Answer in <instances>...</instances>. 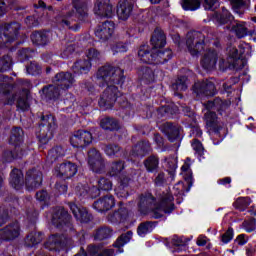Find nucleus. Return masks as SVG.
<instances>
[{
    "label": "nucleus",
    "mask_w": 256,
    "mask_h": 256,
    "mask_svg": "<svg viewBox=\"0 0 256 256\" xmlns=\"http://www.w3.org/2000/svg\"><path fill=\"white\" fill-rule=\"evenodd\" d=\"M218 59L219 55L217 54V51H215V49H208L204 53L200 63L203 69L211 71L217 66Z\"/></svg>",
    "instance_id": "21"
},
{
    "label": "nucleus",
    "mask_w": 256,
    "mask_h": 256,
    "mask_svg": "<svg viewBox=\"0 0 256 256\" xmlns=\"http://www.w3.org/2000/svg\"><path fill=\"white\" fill-rule=\"evenodd\" d=\"M13 65V59L9 55H4L0 58V73L9 71Z\"/></svg>",
    "instance_id": "53"
},
{
    "label": "nucleus",
    "mask_w": 256,
    "mask_h": 256,
    "mask_svg": "<svg viewBox=\"0 0 256 256\" xmlns=\"http://www.w3.org/2000/svg\"><path fill=\"white\" fill-rule=\"evenodd\" d=\"M74 9L76 10V13L78 15V19L80 21H85L88 17L87 13V4L81 3L74 6Z\"/></svg>",
    "instance_id": "56"
},
{
    "label": "nucleus",
    "mask_w": 256,
    "mask_h": 256,
    "mask_svg": "<svg viewBox=\"0 0 256 256\" xmlns=\"http://www.w3.org/2000/svg\"><path fill=\"white\" fill-rule=\"evenodd\" d=\"M53 83L60 89H69V87H73L75 77L71 72H60L54 76Z\"/></svg>",
    "instance_id": "16"
},
{
    "label": "nucleus",
    "mask_w": 256,
    "mask_h": 256,
    "mask_svg": "<svg viewBox=\"0 0 256 256\" xmlns=\"http://www.w3.org/2000/svg\"><path fill=\"white\" fill-rule=\"evenodd\" d=\"M61 157H65V149H63L62 146H56L49 150L47 161L49 163H55V161H58Z\"/></svg>",
    "instance_id": "42"
},
{
    "label": "nucleus",
    "mask_w": 256,
    "mask_h": 256,
    "mask_svg": "<svg viewBox=\"0 0 256 256\" xmlns=\"http://www.w3.org/2000/svg\"><path fill=\"white\" fill-rule=\"evenodd\" d=\"M70 5H63L59 14L56 16V23L61 27L77 30L78 24L75 22V10H69Z\"/></svg>",
    "instance_id": "7"
},
{
    "label": "nucleus",
    "mask_w": 256,
    "mask_h": 256,
    "mask_svg": "<svg viewBox=\"0 0 256 256\" xmlns=\"http://www.w3.org/2000/svg\"><path fill=\"white\" fill-rule=\"evenodd\" d=\"M249 205H251V198L249 197H239L233 203V207H235L238 211H245Z\"/></svg>",
    "instance_id": "52"
},
{
    "label": "nucleus",
    "mask_w": 256,
    "mask_h": 256,
    "mask_svg": "<svg viewBox=\"0 0 256 256\" xmlns=\"http://www.w3.org/2000/svg\"><path fill=\"white\" fill-rule=\"evenodd\" d=\"M17 99V95H9V89H7V84L0 83V105H13Z\"/></svg>",
    "instance_id": "33"
},
{
    "label": "nucleus",
    "mask_w": 256,
    "mask_h": 256,
    "mask_svg": "<svg viewBox=\"0 0 256 256\" xmlns=\"http://www.w3.org/2000/svg\"><path fill=\"white\" fill-rule=\"evenodd\" d=\"M53 129H55V117L51 114H40V137L47 140L51 139Z\"/></svg>",
    "instance_id": "10"
},
{
    "label": "nucleus",
    "mask_w": 256,
    "mask_h": 256,
    "mask_svg": "<svg viewBox=\"0 0 256 256\" xmlns=\"http://www.w3.org/2000/svg\"><path fill=\"white\" fill-rule=\"evenodd\" d=\"M234 17L231 15V12L227 10L225 7H222L221 11L214 12L213 20L218 25H229L233 22Z\"/></svg>",
    "instance_id": "28"
},
{
    "label": "nucleus",
    "mask_w": 256,
    "mask_h": 256,
    "mask_svg": "<svg viewBox=\"0 0 256 256\" xmlns=\"http://www.w3.org/2000/svg\"><path fill=\"white\" fill-rule=\"evenodd\" d=\"M151 151H153L151 143L148 140H141L133 147L132 155L134 157H145V155H149Z\"/></svg>",
    "instance_id": "27"
},
{
    "label": "nucleus",
    "mask_w": 256,
    "mask_h": 256,
    "mask_svg": "<svg viewBox=\"0 0 256 256\" xmlns=\"http://www.w3.org/2000/svg\"><path fill=\"white\" fill-rule=\"evenodd\" d=\"M98 189L100 191H111L113 189V182L109 178L102 177L98 180Z\"/></svg>",
    "instance_id": "59"
},
{
    "label": "nucleus",
    "mask_w": 256,
    "mask_h": 256,
    "mask_svg": "<svg viewBox=\"0 0 256 256\" xmlns=\"http://www.w3.org/2000/svg\"><path fill=\"white\" fill-rule=\"evenodd\" d=\"M104 153L112 158L121 157L123 155V148L115 143L106 144L104 146Z\"/></svg>",
    "instance_id": "43"
},
{
    "label": "nucleus",
    "mask_w": 256,
    "mask_h": 256,
    "mask_svg": "<svg viewBox=\"0 0 256 256\" xmlns=\"http://www.w3.org/2000/svg\"><path fill=\"white\" fill-rule=\"evenodd\" d=\"M113 235V229L108 226H101L94 231L93 237L95 241H105V239L111 238Z\"/></svg>",
    "instance_id": "38"
},
{
    "label": "nucleus",
    "mask_w": 256,
    "mask_h": 256,
    "mask_svg": "<svg viewBox=\"0 0 256 256\" xmlns=\"http://www.w3.org/2000/svg\"><path fill=\"white\" fill-rule=\"evenodd\" d=\"M107 87L102 92L100 100L98 102L101 109L107 110L112 109L117 101V97H121V92L119 88L115 86L116 84H106Z\"/></svg>",
    "instance_id": "5"
},
{
    "label": "nucleus",
    "mask_w": 256,
    "mask_h": 256,
    "mask_svg": "<svg viewBox=\"0 0 256 256\" xmlns=\"http://www.w3.org/2000/svg\"><path fill=\"white\" fill-rule=\"evenodd\" d=\"M150 43L153 47L152 49H163V47L167 45L165 32H163L161 28H156L152 34Z\"/></svg>",
    "instance_id": "26"
},
{
    "label": "nucleus",
    "mask_w": 256,
    "mask_h": 256,
    "mask_svg": "<svg viewBox=\"0 0 256 256\" xmlns=\"http://www.w3.org/2000/svg\"><path fill=\"white\" fill-rule=\"evenodd\" d=\"M138 75L143 81H147L148 83L155 81V73L153 69L148 66H142L138 71Z\"/></svg>",
    "instance_id": "48"
},
{
    "label": "nucleus",
    "mask_w": 256,
    "mask_h": 256,
    "mask_svg": "<svg viewBox=\"0 0 256 256\" xmlns=\"http://www.w3.org/2000/svg\"><path fill=\"white\" fill-rule=\"evenodd\" d=\"M25 183L28 191H33V189L41 187V183H43V173L37 169L29 170L26 173Z\"/></svg>",
    "instance_id": "15"
},
{
    "label": "nucleus",
    "mask_w": 256,
    "mask_h": 256,
    "mask_svg": "<svg viewBox=\"0 0 256 256\" xmlns=\"http://www.w3.org/2000/svg\"><path fill=\"white\" fill-rule=\"evenodd\" d=\"M124 73L123 69L106 64L98 69L96 78L104 81L106 85H123L125 83Z\"/></svg>",
    "instance_id": "2"
},
{
    "label": "nucleus",
    "mask_w": 256,
    "mask_h": 256,
    "mask_svg": "<svg viewBox=\"0 0 256 256\" xmlns=\"http://www.w3.org/2000/svg\"><path fill=\"white\" fill-rule=\"evenodd\" d=\"M143 165L148 173H157L159 171V156L152 154L148 156Z\"/></svg>",
    "instance_id": "34"
},
{
    "label": "nucleus",
    "mask_w": 256,
    "mask_h": 256,
    "mask_svg": "<svg viewBox=\"0 0 256 256\" xmlns=\"http://www.w3.org/2000/svg\"><path fill=\"white\" fill-rule=\"evenodd\" d=\"M173 201V194L165 193L161 196L160 204L157 205V200L151 193H144L139 196L137 207L142 215L151 213L154 219H161L163 213H171L175 210Z\"/></svg>",
    "instance_id": "1"
},
{
    "label": "nucleus",
    "mask_w": 256,
    "mask_h": 256,
    "mask_svg": "<svg viewBox=\"0 0 256 256\" xmlns=\"http://www.w3.org/2000/svg\"><path fill=\"white\" fill-rule=\"evenodd\" d=\"M228 31H232L235 33L237 39H243V37H247L248 29L245 27V22H237L231 26H226Z\"/></svg>",
    "instance_id": "40"
},
{
    "label": "nucleus",
    "mask_w": 256,
    "mask_h": 256,
    "mask_svg": "<svg viewBox=\"0 0 256 256\" xmlns=\"http://www.w3.org/2000/svg\"><path fill=\"white\" fill-rule=\"evenodd\" d=\"M189 87V78L187 76H179L175 83L172 84L174 91H187Z\"/></svg>",
    "instance_id": "50"
},
{
    "label": "nucleus",
    "mask_w": 256,
    "mask_h": 256,
    "mask_svg": "<svg viewBox=\"0 0 256 256\" xmlns=\"http://www.w3.org/2000/svg\"><path fill=\"white\" fill-rule=\"evenodd\" d=\"M28 75H41V65L37 61H31L26 65Z\"/></svg>",
    "instance_id": "57"
},
{
    "label": "nucleus",
    "mask_w": 256,
    "mask_h": 256,
    "mask_svg": "<svg viewBox=\"0 0 256 256\" xmlns=\"http://www.w3.org/2000/svg\"><path fill=\"white\" fill-rule=\"evenodd\" d=\"M173 58V51L171 49L157 50L154 49V65H163Z\"/></svg>",
    "instance_id": "32"
},
{
    "label": "nucleus",
    "mask_w": 256,
    "mask_h": 256,
    "mask_svg": "<svg viewBox=\"0 0 256 256\" xmlns=\"http://www.w3.org/2000/svg\"><path fill=\"white\" fill-rule=\"evenodd\" d=\"M91 67V61L88 58L79 59L72 66V71L78 75H87V73L91 71Z\"/></svg>",
    "instance_id": "31"
},
{
    "label": "nucleus",
    "mask_w": 256,
    "mask_h": 256,
    "mask_svg": "<svg viewBox=\"0 0 256 256\" xmlns=\"http://www.w3.org/2000/svg\"><path fill=\"white\" fill-rule=\"evenodd\" d=\"M43 241V233L41 232H31L27 235L25 239L26 247H35V245H39Z\"/></svg>",
    "instance_id": "46"
},
{
    "label": "nucleus",
    "mask_w": 256,
    "mask_h": 256,
    "mask_svg": "<svg viewBox=\"0 0 256 256\" xmlns=\"http://www.w3.org/2000/svg\"><path fill=\"white\" fill-rule=\"evenodd\" d=\"M90 169L94 173H103L105 171V159L102 158L100 160H97L95 162H88Z\"/></svg>",
    "instance_id": "55"
},
{
    "label": "nucleus",
    "mask_w": 256,
    "mask_h": 256,
    "mask_svg": "<svg viewBox=\"0 0 256 256\" xmlns=\"http://www.w3.org/2000/svg\"><path fill=\"white\" fill-rule=\"evenodd\" d=\"M101 159H103V156L97 149L91 148L88 151V163H94L95 161H100Z\"/></svg>",
    "instance_id": "63"
},
{
    "label": "nucleus",
    "mask_w": 256,
    "mask_h": 256,
    "mask_svg": "<svg viewBox=\"0 0 256 256\" xmlns=\"http://www.w3.org/2000/svg\"><path fill=\"white\" fill-rule=\"evenodd\" d=\"M201 4L206 11H215L219 7V0H202Z\"/></svg>",
    "instance_id": "62"
},
{
    "label": "nucleus",
    "mask_w": 256,
    "mask_h": 256,
    "mask_svg": "<svg viewBox=\"0 0 256 256\" xmlns=\"http://www.w3.org/2000/svg\"><path fill=\"white\" fill-rule=\"evenodd\" d=\"M31 41L34 45L45 46L49 43V35L45 31H35L31 34Z\"/></svg>",
    "instance_id": "39"
},
{
    "label": "nucleus",
    "mask_w": 256,
    "mask_h": 256,
    "mask_svg": "<svg viewBox=\"0 0 256 256\" xmlns=\"http://www.w3.org/2000/svg\"><path fill=\"white\" fill-rule=\"evenodd\" d=\"M204 107L207 111H217L219 115H223L224 111H227V108L231 107V101L217 97L214 100L204 103Z\"/></svg>",
    "instance_id": "18"
},
{
    "label": "nucleus",
    "mask_w": 256,
    "mask_h": 256,
    "mask_svg": "<svg viewBox=\"0 0 256 256\" xmlns=\"http://www.w3.org/2000/svg\"><path fill=\"white\" fill-rule=\"evenodd\" d=\"M244 65H243V61H225V59L221 58L219 60V69L220 71H227V69H243Z\"/></svg>",
    "instance_id": "44"
},
{
    "label": "nucleus",
    "mask_w": 256,
    "mask_h": 256,
    "mask_svg": "<svg viewBox=\"0 0 256 256\" xmlns=\"http://www.w3.org/2000/svg\"><path fill=\"white\" fill-rule=\"evenodd\" d=\"M24 137L25 133L23 132V128L14 127L10 133L9 143L11 145H23Z\"/></svg>",
    "instance_id": "37"
},
{
    "label": "nucleus",
    "mask_w": 256,
    "mask_h": 256,
    "mask_svg": "<svg viewBox=\"0 0 256 256\" xmlns=\"http://www.w3.org/2000/svg\"><path fill=\"white\" fill-rule=\"evenodd\" d=\"M138 57L143 63L155 64V49L151 50L148 45H142L138 50Z\"/></svg>",
    "instance_id": "29"
},
{
    "label": "nucleus",
    "mask_w": 256,
    "mask_h": 256,
    "mask_svg": "<svg viewBox=\"0 0 256 256\" xmlns=\"http://www.w3.org/2000/svg\"><path fill=\"white\" fill-rule=\"evenodd\" d=\"M114 31L115 23H113V21L107 20L97 27L95 35L101 41H107L108 39H110L111 35H113Z\"/></svg>",
    "instance_id": "19"
},
{
    "label": "nucleus",
    "mask_w": 256,
    "mask_h": 256,
    "mask_svg": "<svg viewBox=\"0 0 256 256\" xmlns=\"http://www.w3.org/2000/svg\"><path fill=\"white\" fill-rule=\"evenodd\" d=\"M100 127L104 131H117L119 129V122L115 118L104 117L100 121Z\"/></svg>",
    "instance_id": "41"
},
{
    "label": "nucleus",
    "mask_w": 256,
    "mask_h": 256,
    "mask_svg": "<svg viewBox=\"0 0 256 256\" xmlns=\"http://www.w3.org/2000/svg\"><path fill=\"white\" fill-rule=\"evenodd\" d=\"M193 93L198 97H213L217 95L215 83L209 80L198 81L192 86Z\"/></svg>",
    "instance_id": "8"
},
{
    "label": "nucleus",
    "mask_w": 256,
    "mask_h": 256,
    "mask_svg": "<svg viewBox=\"0 0 256 256\" xmlns=\"http://www.w3.org/2000/svg\"><path fill=\"white\" fill-rule=\"evenodd\" d=\"M123 169H125V162L121 160L113 162L110 167V175H112V177L119 175Z\"/></svg>",
    "instance_id": "58"
},
{
    "label": "nucleus",
    "mask_w": 256,
    "mask_h": 256,
    "mask_svg": "<svg viewBox=\"0 0 256 256\" xmlns=\"http://www.w3.org/2000/svg\"><path fill=\"white\" fill-rule=\"evenodd\" d=\"M160 131L166 135L170 143H175L181 139V127L171 122H165L160 126Z\"/></svg>",
    "instance_id": "14"
},
{
    "label": "nucleus",
    "mask_w": 256,
    "mask_h": 256,
    "mask_svg": "<svg viewBox=\"0 0 256 256\" xmlns=\"http://www.w3.org/2000/svg\"><path fill=\"white\" fill-rule=\"evenodd\" d=\"M119 205L120 207L117 211L108 215V221H110V223H123L127 220V217H129V210H127V207L123 206V201H120Z\"/></svg>",
    "instance_id": "25"
},
{
    "label": "nucleus",
    "mask_w": 256,
    "mask_h": 256,
    "mask_svg": "<svg viewBox=\"0 0 256 256\" xmlns=\"http://www.w3.org/2000/svg\"><path fill=\"white\" fill-rule=\"evenodd\" d=\"M92 142L93 134L87 130H77L70 137V143L72 147H76V149H83V147L91 145Z\"/></svg>",
    "instance_id": "9"
},
{
    "label": "nucleus",
    "mask_w": 256,
    "mask_h": 256,
    "mask_svg": "<svg viewBox=\"0 0 256 256\" xmlns=\"http://www.w3.org/2000/svg\"><path fill=\"white\" fill-rule=\"evenodd\" d=\"M94 13L99 17H107L108 19H111V17L115 15L111 0H96Z\"/></svg>",
    "instance_id": "13"
},
{
    "label": "nucleus",
    "mask_w": 256,
    "mask_h": 256,
    "mask_svg": "<svg viewBox=\"0 0 256 256\" xmlns=\"http://www.w3.org/2000/svg\"><path fill=\"white\" fill-rule=\"evenodd\" d=\"M42 93L46 99L49 101L54 99H59V95H61V88L58 85H48L42 88Z\"/></svg>",
    "instance_id": "36"
},
{
    "label": "nucleus",
    "mask_w": 256,
    "mask_h": 256,
    "mask_svg": "<svg viewBox=\"0 0 256 256\" xmlns=\"http://www.w3.org/2000/svg\"><path fill=\"white\" fill-rule=\"evenodd\" d=\"M24 184L25 178L23 177V172L17 168H14L10 173V185L19 191Z\"/></svg>",
    "instance_id": "30"
},
{
    "label": "nucleus",
    "mask_w": 256,
    "mask_h": 256,
    "mask_svg": "<svg viewBox=\"0 0 256 256\" xmlns=\"http://www.w3.org/2000/svg\"><path fill=\"white\" fill-rule=\"evenodd\" d=\"M135 6V0H123L117 6V15L121 21H127L131 17V11Z\"/></svg>",
    "instance_id": "22"
},
{
    "label": "nucleus",
    "mask_w": 256,
    "mask_h": 256,
    "mask_svg": "<svg viewBox=\"0 0 256 256\" xmlns=\"http://www.w3.org/2000/svg\"><path fill=\"white\" fill-rule=\"evenodd\" d=\"M74 256H115L114 249H103L101 245L90 244L87 249L81 248Z\"/></svg>",
    "instance_id": "12"
},
{
    "label": "nucleus",
    "mask_w": 256,
    "mask_h": 256,
    "mask_svg": "<svg viewBox=\"0 0 256 256\" xmlns=\"http://www.w3.org/2000/svg\"><path fill=\"white\" fill-rule=\"evenodd\" d=\"M21 24L19 22H12L0 26V47H7L9 43H13L19 35Z\"/></svg>",
    "instance_id": "6"
},
{
    "label": "nucleus",
    "mask_w": 256,
    "mask_h": 256,
    "mask_svg": "<svg viewBox=\"0 0 256 256\" xmlns=\"http://www.w3.org/2000/svg\"><path fill=\"white\" fill-rule=\"evenodd\" d=\"M76 195L79 197V199H87L89 197V186L88 185H83L79 184L75 188Z\"/></svg>",
    "instance_id": "61"
},
{
    "label": "nucleus",
    "mask_w": 256,
    "mask_h": 256,
    "mask_svg": "<svg viewBox=\"0 0 256 256\" xmlns=\"http://www.w3.org/2000/svg\"><path fill=\"white\" fill-rule=\"evenodd\" d=\"M204 119L210 131H214V133H219L223 129V125H221V122H219L217 118V113L208 110L204 114Z\"/></svg>",
    "instance_id": "24"
},
{
    "label": "nucleus",
    "mask_w": 256,
    "mask_h": 256,
    "mask_svg": "<svg viewBox=\"0 0 256 256\" xmlns=\"http://www.w3.org/2000/svg\"><path fill=\"white\" fill-rule=\"evenodd\" d=\"M86 55H87V59H89V61H95L96 63H98V61H100L102 58L101 52H99L95 48L88 49V52L86 53Z\"/></svg>",
    "instance_id": "64"
},
{
    "label": "nucleus",
    "mask_w": 256,
    "mask_h": 256,
    "mask_svg": "<svg viewBox=\"0 0 256 256\" xmlns=\"http://www.w3.org/2000/svg\"><path fill=\"white\" fill-rule=\"evenodd\" d=\"M153 229H155V222L146 221L139 224L137 233L139 237H145L148 233L153 232Z\"/></svg>",
    "instance_id": "49"
},
{
    "label": "nucleus",
    "mask_w": 256,
    "mask_h": 256,
    "mask_svg": "<svg viewBox=\"0 0 256 256\" xmlns=\"http://www.w3.org/2000/svg\"><path fill=\"white\" fill-rule=\"evenodd\" d=\"M64 111L71 113L75 109V96L68 94L64 99Z\"/></svg>",
    "instance_id": "60"
},
{
    "label": "nucleus",
    "mask_w": 256,
    "mask_h": 256,
    "mask_svg": "<svg viewBox=\"0 0 256 256\" xmlns=\"http://www.w3.org/2000/svg\"><path fill=\"white\" fill-rule=\"evenodd\" d=\"M19 235H21V224L17 221L11 222L0 229V241H15Z\"/></svg>",
    "instance_id": "11"
},
{
    "label": "nucleus",
    "mask_w": 256,
    "mask_h": 256,
    "mask_svg": "<svg viewBox=\"0 0 256 256\" xmlns=\"http://www.w3.org/2000/svg\"><path fill=\"white\" fill-rule=\"evenodd\" d=\"M132 238H133V231H128L126 233H123L121 236L117 238L113 246L118 249H121V247L127 245V243H129Z\"/></svg>",
    "instance_id": "51"
},
{
    "label": "nucleus",
    "mask_w": 256,
    "mask_h": 256,
    "mask_svg": "<svg viewBox=\"0 0 256 256\" xmlns=\"http://www.w3.org/2000/svg\"><path fill=\"white\" fill-rule=\"evenodd\" d=\"M18 151H21L20 147H14V150H5L3 152V160L6 163H11V161H14V159H23V152L17 153Z\"/></svg>",
    "instance_id": "47"
},
{
    "label": "nucleus",
    "mask_w": 256,
    "mask_h": 256,
    "mask_svg": "<svg viewBox=\"0 0 256 256\" xmlns=\"http://www.w3.org/2000/svg\"><path fill=\"white\" fill-rule=\"evenodd\" d=\"M52 223L60 231H70L75 233V228L71 222V216L65 208H57L52 215Z\"/></svg>",
    "instance_id": "4"
},
{
    "label": "nucleus",
    "mask_w": 256,
    "mask_h": 256,
    "mask_svg": "<svg viewBox=\"0 0 256 256\" xmlns=\"http://www.w3.org/2000/svg\"><path fill=\"white\" fill-rule=\"evenodd\" d=\"M61 245H63V235L54 234L48 238L44 247L49 251H59Z\"/></svg>",
    "instance_id": "35"
},
{
    "label": "nucleus",
    "mask_w": 256,
    "mask_h": 256,
    "mask_svg": "<svg viewBox=\"0 0 256 256\" xmlns=\"http://www.w3.org/2000/svg\"><path fill=\"white\" fill-rule=\"evenodd\" d=\"M57 177H63V179H71L77 175V166L72 162H64L55 169Z\"/></svg>",
    "instance_id": "20"
},
{
    "label": "nucleus",
    "mask_w": 256,
    "mask_h": 256,
    "mask_svg": "<svg viewBox=\"0 0 256 256\" xmlns=\"http://www.w3.org/2000/svg\"><path fill=\"white\" fill-rule=\"evenodd\" d=\"M69 207L74 217L80 223H91L93 221V214L89 213L87 208H79L75 203H70Z\"/></svg>",
    "instance_id": "23"
},
{
    "label": "nucleus",
    "mask_w": 256,
    "mask_h": 256,
    "mask_svg": "<svg viewBox=\"0 0 256 256\" xmlns=\"http://www.w3.org/2000/svg\"><path fill=\"white\" fill-rule=\"evenodd\" d=\"M112 207H115V197H113L111 194H107L93 203V208L98 211V213L111 211Z\"/></svg>",
    "instance_id": "17"
},
{
    "label": "nucleus",
    "mask_w": 256,
    "mask_h": 256,
    "mask_svg": "<svg viewBox=\"0 0 256 256\" xmlns=\"http://www.w3.org/2000/svg\"><path fill=\"white\" fill-rule=\"evenodd\" d=\"M164 165L170 177H175V171H177V156L170 155L164 159Z\"/></svg>",
    "instance_id": "45"
},
{
    "label": "nucleus",
    "mask_w": 256,
    "mask_h": 256,
    "mask_svg": "<svg viewBox=\"0 0 256 256\" xmlns=\"http://www.w3.org/2000/svg\"><path fill=\"white\" fill-rule=\"evenodd\" d=\"M186 49L192 57H199L205 50V36L200 31H190L186 35Z\"/></svg>",
    "instance_id": "3"
},
{
    "label": "nucleus",
    "mask_w": 256,
    "mask_h": 256,
    "mask_svg": "<svg viewBox=\"0 0 256 256\" xmlns=\"http://www.w3.org/2000/svg\"><path fill=\"white\" fill-rule=\"evenodd\" d=\"M182 7L185 11H197L201 7L199 0H182Z\"/></svg>",
    "instance_id": "54"
}]
</instances>
